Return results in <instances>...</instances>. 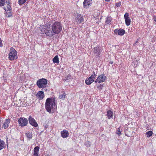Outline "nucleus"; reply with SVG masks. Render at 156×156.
Segmentation results:
<instances>
[{"instance_id": "f257e3e1", "label": "nucleus", "mask_w": 156, "mask_h": 156, "mask_svg": "<svg viewBox=\"0 0 156 156\" xmlns=\"http://www.w3.org/2000/svg\"><path fill=\"white\" fill-rule=\"evenodd\" d=\"M62 27L60 22L56 21L53 23L51 27L50 25L47 24L40 26L39 28L42 34L52 37L55 34L60 33L62 30Z\"/></svg>"}, {"instance_id": "f03ea898", "label": "nucleus", "mask_w": 156, "mask_h": 156, "mask_svg": "<svg viewBox=\"0 0 156 156\" xmlns=\"http://www.w3.org/2000/svg\"><path fill=\"white\" fill-rule=\"evenodd\" d=\"M56 100L54 97L49 98L46 100L45 107L47 112L53 113L57 108Z\"/></svg>"}, {"instance_id": "7ed1b4c3", "label": "nucleus", "mask_w": 156, "mask_h": 156, "mask_svg": "<svg viewBox=\"0 0 156 156\" xmlns=\"http://www.w3.org/2000/svg\"><path fill=\"white\" fill-rule=\"evenodd\" d=\"M17 52L13 47H11L9 50V58L10 60H13L17 58Z\"/></svg>"}, {"instance_id": "20e7f679", "label": "nucleus", "mask_w": 156, "mask_h": 156, "mask_svg": "<svg viewBox=\"0 0 156 156\" xmlns=\"http://www.w3.org/2000/svg\"><path fill=\"white\" fill-rule=\"evenodd\" d=\"M36 84L39 88H44L47 85V81L46 79L42 78L37 81Z\"/></svg>"}, {"instance_id": "39448f33", "label": "nucleus", "mask_w": 156, "mask_h": 156, "mask_svg": "<svg viewBox=\"0 0 156 156\" xmlns=\"http://www.w3.org/2000/svg\"><path fill=\"white\" fill-rule=\"evenodd\" d=\"M75 22L77 24H80L82 23L84 21L83 16L80 14L77 13L74 16Z\"/></svg>"}, {"instance_id": "423d86ee", "label": "nucleus", "mask_w": 156, "mask_h": 156, "mask_svg": "<svg viewBox=\"0 0 156 156\" xmlns=\"http://www.w3.org/2000/svg\"><path fill=\"white\" fill-rule=\"evenodd\" d=\"M96 77L95 72H94L93 74H92L88 78L86 79L85 81L86 84L89 85L94 81V80Z\"/></svg>"}, {"instance_id": "0eeeda50", "label": "nucleus", "mask_w": 156, "mask_h": 156, "mask_svg": "<svg viewBox=\"0 0 156 156\" xmlns=\"http://www.w3.org/2000/svg\"><path fill=\"white\" fill-rule=\"evenodd\" d=\"M28 120L24 118L21 117L18 119L19 125L21 127L26 126L28 124Z\"/></svg>"}, {"instance_id": "6e6552de", "label": "nucleus", "mask_w": 156, "mask_h": 156, "mask_svg": "<svg viewBox=\"0 0 156 156\" xmlns=\"http://www.w3.org/2000/svg\"><path fill=\"white\" fill-rule=\"evenodd\" d=\"M106 77L104 74H101L99 76L95 81V83L98 82V83L104 82L106 79Z\"/></svg>"}, {"instance_id": "1a4fd4ad", "label": "nucleus", "mask_w": 156, "mask_h": 156, "mask_svg": "<svg viewBox=\"0 0 156 156\" xmlns=\"http://www.w3.org/2000/svg\"><path fill=\"white\" fill-rule=\"evenodd\" d=\"M114 33L118 35L122 36L125 33V31L123 29L120 28L119 29H116L114 31Z\"/></svg>"}, {"instance_id": "9d476101", "label": "nucleus", "mask_w": 156, "mask_h": 156, "mask_svg": "<svg viewBox=\"0 0 156 156\" xmlns=\"http://www.w3.org/2000/svg\"><path fill=\"white\" fill-rule=\"evenodd\" d=\"M92 3V0H84L83 2V5L84 8H89Z\"/></svg>"}, {"instance_id": "9b49d317", "label": "nucleus", "mask_w": 156, "mask_h": 156, "mask_svg": "<svg viewBox=\"0 0 156 156\" xmlns=\"http://www.w3.org/2000/svg\"><path fill=\"white\" fill-rule=\"evenodd\" d=\"M129 16V13L128 12H126L124 15V17L125 20V23L127 26L129 25L131 23V19Z\"/></svg>"}, {"instance_id": "f8f14e48", "label": "nucleus", "mask_w": 156, "mask_h": 156, "mask_svg": "<svg viewBox=\"0 0 156 156\" xmlns=\"http://www.w3.org/2000/svg\"><path fill=\"white\" fill-rule=\"evenodd\" d=\"M29 121L30 124L35 127H37L38 126V125L35 120L31 116H30L29 118Z\"/></svg>"}, {"instance_id": "ddd939ff", "label": "nucleus", "mask_w": 156, "mask_h": 156, "mask_svg": "<svg viewBox=\"0 0 156 156\" xmlns=\"http://www.w3.org/2000/svg\"><path fill=\"white\" fill-rule=\"evenodd\" d=\"M36 96L39 100H41L43 99L44 97V93L43 91H39L37 93Z\"/></svg>"}, {"instance_id": "4468645a", "label": "nucleus", "mask_w": 156, "mask_h": 156, "mask_svg": "<svg viewBox=\"0 0 156 156\" xmlns=\"http://www.w3.org/2000/svg\"><path fill=\"white\" fill-rule=\"evenodd\" d=\"M61 136L63 138H66L68 137L69 133L68 131L63 130L61 132Z\"/></svg>"}, {"instance_id": "2eb2a0df", "label": "nucleus", "mask_w": 156, "mask_h": 156, "mask_svg": "<svg viewBox=\"0 0 156 156\" xmlns=\"http://www.w3.org/2000/svg\"><path fill=\"white\" fill-rule=\"evenodd\" d=\"M11 120L10 119H6L3 125V127L4 129L7 128L9 126V124L10 123Z\"/></svg>"}, {"instance_id": "dca6fc26", "label": "nucleus", "mask_w": 156, "mask_h": 156, "mask_svg": "<svg viewBox=\"0 0 156 156\" xmlns=\"http://www.w3.org/2000/svg\"><path fill=\"white\" fill-rule=\"evenodd\" d=\"M113 113L112 111L111 110H108L107 112L106 116L108 119H110L112 118L113 116Z\"/></svg>"}, {"instance_id": "f3484780", "label": "nucleus", "mask_w": 156, "mask_h": 156, "mask_svg": "<svg viewBox=\"0 0 156 156\" xmlns=\"http://www.w3.org/2000/svg\"><path fill=\"white\" fill-rule=\"evenodd\" d=\"M40 147L38 146L35 147L34 149V153L33 156L38 155V152L39 151Z\"/></svg>"}, {"instance_id": "a211bd4d", "label": "nucleus", "mask_w": 156, "mask_h": 156, "mask_svg": "<svg viewBox=\"0 0 156 156\" xmlns=\"http://www.w3.org/2000/svg\"><path fill=\"white\" fill-rule=\"evenodd\" d=\"M112 20V18L109 16H108L105 21V23L107 24H110Z\"/></svg>"}, {"instance_id": "6ab92c4d", "label": "nucleus", "mask_w": 156, "mask_h": 156, "mask_svg": "<svg viewBox=\"0 0 156 156\" xmlns=\"http://www.w3.org/2000/svg\"><path fill=\"white\" fill-rule=\"evenodd\" d=\"M53 62L54 63H56L58 64L59 63V60L58 57V55H56L53 59Z\"/></svg>"}, {"instance_id": "aec40b11", "label": "nucleus", "mask_w": 156, "mask_h": 156, "mask_svg": "<svg viewBox=\"0 0 156 156\" xmlns=\"http://www.w3.org/2000/svg\"><path fill=\"white\" fill-rule=\"evenodd\" d=\"M5 145V142L0 139V151L3 149Z\"/></svg>"}, {"instance_id": "412c9836", "label": "nucleus", "mask_w": 156, "mask_h": 156, "mask_svg": "<svg viewBox=\"0 0 156 156\" xmlns=\"http://www.w3.org/2000/svg\"><path fill=\"white\" fill-rule=\"evenodd\" d=\"M4 9L5 10V11L6 12V17H10L11 16H12V14L11 13L12 11H8V10H7V9L5 8H4Z\"/></svg>"}, {"instance_id": "4be33fe9", "label": "nucleus", "mask_w": 156, "mask_h": 156, "mask_svg": "<svg viewBox=\"0 0 156 156\" xmlns=\"http://www.w3.org/2000/svg\"><path fill=\"white\" fill-rule=\"evenodd\" d=\"M7 10H8V11H12V8L11 6V2L9 0L8 2V3L7 5Z\"/></svg>"}, {"instance_id": "5701e85b", "label": "nucleus", "mask_w": 156, "mask_h": 156, "mask_svg": "<svg viewBox=\"0 0 156 156\" xmlns=\"http://www.w3.org/2000/svg\"><path fill=\"white\" fill-rule=\"evenodd\" d=\"M62 94L60 95L59 96V98L60 99L64 100L66 96V94L64 91L62 92Z\"/></svg>"}, {"instance_id": "b1692460", "label": "nucleus", "mask_w": 156, "mask_h": 156, "mask_svg": "<svg viewBox=\"0 0 156 156\" xmlns=\"http://www.w3.org/2000/svg\"><path fill=\"white\" fill-rule=\"evenodd\" d=\"M25 135L29 140L31 139L32 138V133L30 132L27 133H25Z\"/></svg>"}, {"instance_id": "393cba45", "label": "nucleus", "mask_w": 156, "mask_h": 156, "mask_svg": "<svg viewBox=\"0 0 156 156\" xmlns=\"http://www.w3.org/2000/svg\"><path fill=\"white\" fill-rule=\"evenodd\" d=\"M94 51L96 53H99L100 52V50L99 47L98 46L95 47L94 48Z\"/></svg>"}, {"instance_id": "a878e982", "label": "nucleus", "mask_w": 156, "mask_h": 156, "mask_svg": "<svg viewBox=\"0 0 156 156\" xmlns=\"http://www.w3.org/2000/svg\"><path fill=\"white\" fill-rule=\"evenodd\" d=\"M146 134L147 137L151 136L153 134V132L151 130L149 131L146 133Z\"/></svg>"}, {"instance_id": "bb28decb", "label": "nucleus", "mask_w": 156, "mask_h": 156, "mask_svg": "<svg viewBox=\"0 0 156 156\" xmlns=\"http://www.w3.org/2000/svg\"><path fill=\"white\" fill-rule=\"evenodd\" d=\"M27 0H19L18 2L20 5H21L24 4Z\"/></svg>"}, {"instance_id": "cd10ccee", "label": "nucleus", "mask_w": 156, "mask_h": 156, "mask_svg": "<svg viewBox=\"0 0 156 156\" xmlns=\"http://www.w3.org/2000/svg\"><path fill=\"white\" fill-rule=\"evenodd\" d=\"M5 4V0H0V6H4Z\"/></svg>"}, {"instance_id": "c85d7f7f", "label": "nucleus", "mask_w": 156, "mask_h": 156, "mask_svg": "<svg viewBox=\"0 0 156 156\" xmlns=\"http://www.w3.org/2000/svg\"><path fill=\"white\" fill-rule=\"evenodd\" d=\"M65 79L64 80H65L70 79L71 78V76L70 74H68L66 77H65Z\"/></svg>"}, {"instance_id": "c756f323", "label": "nucleus", "mask_w": 156, "mask_h": 156, "mask_svg": "<svg viewBox=\"0 0 156 156\" xmlns=\"http://www.w3.org/2000/svg\"><path fill=\"white\" fill-rule=\"evenodd\" d=\"M103 87V86L102 85L100 84L98 85L97 87L99 90H102Z\"/></svg>"}, {"instance_id": "7c9ffc66", "label": "nucleus", "mask_w": 156, "mask_h": 156, "mask_svg": "<svg viewBox=\"0 0 156 156\" xmlns=\"http://www.w3.org/2000/svg\"><path fill=\"white\" fill-rule=\"evenodd\" d=\"M128 130H126V131L125 132V135L126 136H129V137L130 136H131V134H129L128 133Z\"/></svg>"}, {"instance_id": "2f4dec72", "label": "nucleus", "mask_w": 156, "mask_h": 156, "mask_svg": "<svg viewBox=\"0 0 156 156\" xmlns=\"http://www.w3.org/2000/svg\"><path fill=\"white\" fill-rule=\"evenodd\" d=\"M121 5V2H119L117 3H115V5L117 7H120V6Z\"/></svg>"}, {"instance_id": "473e14b6", "label": "nucleus", "mask_w": 156, "mask_h": 156, "mask_svg": "<svg viewBox=\"0 0 156 156\" xmlns=\"http://www.w3.org/2000/svg\"><path fill=\"white\" fill-rule=\"evenodd\" d=\"M116 133L117 134L119 135L120 136L121 134V132L119 128L118 130L116 131Z\"/></svg>"}, {"instance_id": "72a5a7b5", "label": "nucleus", "mask_w": 156, "mask_h": 156, "mask_svg": "<svg viewBox=\"0 0 156 156\" xmlns=\"http://www.w3.org/2000/svg\"><path fill=\"white\" fill-rule=\"evenodd\" d=\"M153 20H154L155 23H156V15L154 16H153Z\"/></svg>"}, {"instance_id": "f704fd0d", "label": "nucleus", "mask_w": 156, "mask_h": 156, "mask_svg": "<svg viewBox=\"0 0 156 156\" xmlns=\"http://www.w3.org/2000/svg\"><path fill=\"white\" fill-rule=\"evenodd\" d=\"M3 46V44L2 43V41L0 37V47H2Z\"/></svg>"}, {"instance_id": "c9c22d12", "label": "nucleus", "mask_w": 156, "mask_h": 156, "mask_svg": "<svg viewBox=\"0 0 156 156\" xmlns=\"http://www.w3.org/2000/svg\"><path fill=\"white\" fill-rule=\"evenodd\" d=\"M110 0H105V1L106 2H108L110 1Z\"/></svg>"}, {"instance_id": "e433bc0d", "label": "nucleus", "mask_w": 156, "mask_h": 156, "mask_svg": "<svg viewBox=\"0 0 156 156\" xmlns=\"http://www.w3.org/2000/svg\"><path fill=\"white\" fill-rule=\"evenodd\" d=\"M46 156H50V155L49 154H47Z\"/></svg>"}, {"instance_id": "4c0bfd02", "label": "nucleus", "mask_w": 156, "mask_h": 156, "mask_svg": "<svg viewBox=\"0 0 156 156\" xmlns=\"http://www.w3.org/2000/svg\"><path fill=\"white\" fill-rule=\"evenodd\" d=\"M138 42V41H136L135 42V44H136V43H137Z\"/></svg>"}, {"instance_id": "58836bf2", "label": "nucleus", "mask_w": 156, "mask_h": 156, "mask_svg": "<svg viewBox=\"0 0 156 156\" xmlns=\"http://www.w3.org/2000/svg\"><path fill=\"white\" fill-rule=\"evenodd\" d=\"M38 156V155H36V156Z\"/></svg>"}, {"instance_id": "ea45409f", "label": "nucleus", "mask_w": 156, "mask_h": 156, "mask_svg": "<svg viewBox=\"0 0 156 156\" xmlns=\"http://www.w3.org/2000/svg\"><path fill=\"white\" fill-rule=\"evenodd\" d=\"M45 128H47V127H46V126H45Z\"/></svg>"}, {"instance_id": "a19ab883", "label": "nucleus", "mask_w": 156, "mask_h": 156, "mask_svg": "<svg viewBox=\"0 0 156 156\" xmlns=\"http://www.w3.org/2000/svg\"><path fill=\"white\" fill-rule=\"evenodd\" d=\"M87 142H88L89 143V141H87Z\"/></svg>"}, {"instance_id": "79ce46f5", "label": "nucleus", "mask_w": 156, "mask_h": 156, "mask_svg": "<svg viewBox=\"0 0 156 156\" xmlns=\"http://www.w3.org/2000/svg\"><path fill=\"white\" fill-rule=\"evenodd\" d=\"M155 112H156V110H155Z\"/></svg>"}]
</instances>
